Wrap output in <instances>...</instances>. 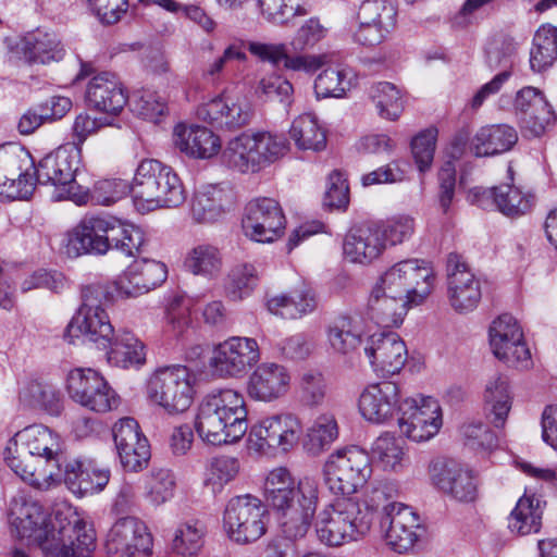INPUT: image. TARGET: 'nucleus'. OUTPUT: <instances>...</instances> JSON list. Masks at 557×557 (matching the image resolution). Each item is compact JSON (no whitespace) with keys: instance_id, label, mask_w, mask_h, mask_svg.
Instances as JSON below:
<instances>
[{"instance_id":"1","label":"nucleus","mask_w":557,"mask_h":557,"mask_svg":"<svg viewBox=\"0 0 557 557\" xmlns=\"http://www.w3.org/2000/svg\"><path fill=\"white\" fill-rule=\"evenodd\" d=\"M264 494L289 540L304 537L311 525L319 543L326 547L356 543L370 534L346 497L325 504L317 512L320 483L313 476L306 475L296 482L288 469L275 468L265 479Z\"/></svg>"},{"instance_id":"2","label":"nucleus","mask_w":557,"mask_h":557,"mask_svg":"<svg viewBox=\"0 0 557 557\" xmlns=\"http://www.w3.org/2000/svg\"><path fill=\"white\" fill-rule=\"evenodd\" d=\"M10 524L16 536L37 545L45 557H91L96 548V532L91 523L73 512L65 525L51 523L42 506L24 495L10 504Z\"/></svg>"},{"instance_id":"3","label":"nucleus","mask_w":557,"mask_h":557,"mask_svg":"<svg viewBox=\"0 0 557 557\" xmlns=\"http://www.w3.org/2000/svg\"><path fill=\"white\" fill-rule=\"evenodd\" d=\"M435 274L429 262L406 259L387 269L373 286L367 315L382 327H398L408 310L423 304L432 294Z\"/></svg>"},{"instance_id":"4","label":"nucleus","mask_w":557,"mask_h":557,"mask_svg":"<svg viewBox=\"0 0 557 557\" xmlns=\"http://www.w3.org/2000/svg\"><path fill=\"white\" fill-rule=\"evenodd\" d=\"M3 457L17 476L39 490L54 485L65 459L60 434L44 424H32L16 432L9 440Z\"/></svg>"},{"instance_id":"5","label":"nucleus","mask_w":557,"mask_h":557,"mask_svg":"<svg viewBox=\"0 0 557 557\" xmlns=\"http://www.w3.org/2000/svg\"><path fill=\"white\" fill-rule=\"evenodd\" d=\"M247 414L245 398L238 391H213L198 406L195 429L198 436L208 444L235 443L247 432Z\"/></svg>"},{"instance_id":"6","label":"nucleus","mask_w":557,"mask_h":557,"mask_svg":"<svg viewBox=\"0 0 557 557\" xmlns=\"http://www.w3.org/2000/svg\"><path fill=\"white\" fill-rule=\"evenodd\" d=\"M132 196L141 213L181 206L186 194L172 168L154 159L143 160L132 181Z\"/></svg>"},{"instance_id":"7","label":"nucleus","mask_w":557,"mask_h":557,"mask_svg":"<svg viewBox=\"0 0 557 557\" xmlns=\"http://www.w3.org/2000/svg\"><path fill=\"white\" fill-rule=\"evenodd\" d=\"M289 143L283 134L244 132L232 138L222 152L223 162L240 173H257L283 158Z\"/></svg>"},{"instance_id":"8","label":"nucleus","mask_w":557,"mask_h":557,"mask_svg":"<svg viewBox=\"0 0 557 557\" xmlns=\"http://www.w3.org/2000/svg\"><path fill=\"white\" fill-rule=\"evenodd\" d=\"M82 305L66 326L64 337L74 343L79 336L108 348L114 329L103 305L109 301L108 288L102 284H90L82 289Z\"/></svg>"},{"instance_id":"9","label":"nucleus","mask_w":557,"mask_h":557,"mask_svg":"<svg viewBox=\"0 0 557 557\" xmlns=\"http://www.w3.org/2000/svg\"><path fill=\"white\" fill-rule=\"evenodd\" d=\"M302 433L304 425L296 413H274L251 426L246 441L247 450L258 456L286 454L297 446Z\"/></svg>"},{"instance_id":"10","label":"nucleus","mask_w":557,"mask_h":557,"mask_svg":"<svg viewBox=\"0 0 557 557\" xmlns=\"http://www.w3.org/2000/svg\"><path fill=\"white\" fill-rule=\"evenodd\" d=\"M322 474L326 488L333 495L350 497L371 478V459L357 446L337 449L329 455Z\"/></svg>"},{"instance_id":"11","label":"nucleus","mask_w":557,"mask_h":557,"mask_svg":"<svg viewBox=\"0 0 557 557\" xmlns=\"http://www.w3.org/2000/svg\"><path fill=\"white\" fill-rule=\"evenodd\" d=\"M194 373L185 366L174 364L157 369L147 385L150 401L168 413L185 412L195 397Z\"/></svg>"},{"instance_id":"12","label":"nucleus","mask_w":557,"mask_h":557,"mask_svg":"<svg viewBox=\"0 0 557 557\" xmlns=\"http://www.w3.org/2000/svg\"><path fill=\"white\" fill-rule=\"evenodd\" d=\"M268 520V510L260 498L251 494L237 495L225 505L223 529L230 541L246 545L265 534Z\"/></svg>"},{"instance_id":"13","label":"nucleus","mask_w":557,"mask_h":557,"mask_svg":"<svg viewBox=\"0 0 557 557\" xmlns=\"http://www.w3.org/2000/svg\"><path fill=\"white\" fill-rule=\"evenodd\" d=\"M79 164V149L72 145L61 146L45 156L35 168L39 184L55 187V200L82 201V186L75 181Z\"/></svg>"},{"instance_id":"14","label":"nucleus","mask_w":557,"mask_h":557,"mask_svg":"<svg viewBox=\"0 0 557 557\" xmlns=\"http://www.w3.org/2000/svg\"><path fill=\"white\" fill-rule=\"evenodd\" d=\"M260 359L261 350L255 338L231 336L213 347L209 367L220 379H239Z\"/></svg>"},{"instance_id":"15","label":"nucleus","mask_w":557,"mask_h":557,"mask_svg":"<svg viewBox=\"0 0 557 557\" xmlns=\"http://www.w3.org/2000/svg\"><path fill=\"white\" fill-rule=\"evenodd\" d=\"M442 409L431 396L407 397L399 407L400 433L413 442H425L434 437L442 426Z\"/></svg>"},{"instance_id":"16","label":"nucleus","mask_w":557,"mask_h":557,"mask_svg":"<svg viewBox=\"0 0 557 557\" xmlns=\"http://www.w3.org/2000/svg\"><path fill=\"white\" fill-rule=\"evenodd\" d=\"M66 388L75 403L91 411L104 413L117 408L120 403L119 396L104 377L89 368L70 371Z\"/></svg>"},{"instance_id":"17","label":"nucleus","mask_w":557,"mask_h":557,"mask_svg":"<svg viewBox=\"0 0 557 557\" xmlns=\"http://www.w3.org/2000/svg\"><path fill=\"white\" fill-rule=\"evenodd\" d=\"M244 234L257 243H272L284 235L286 218L273 198L258 197L245 207L242 221Z\"/></svg>"},{"instance_id":"18","label":"nucleus","mask_w":557,"mask_h":557,"mask_svg":"<svg viewBox=\"0 0 557 557\" xmlns=\"http://www.w3.org/2000/svg\"><path fill=\"white\" fill-rule=\"evenodd\" d=\"M30 154L15 144L0 146V196L7 199H26L34 190L35 181L28 173Z\"/></svg>"},{"instance_id":"19","label":"nucleus","mask_w":557,"mask_h":557,"mask_svg":"<svg viewBox=\"0 0 557 557\" xmlns=\"http://www.w3.org/2000/svg\"><path fill=\"white\" fill-rule=\"evenodd\" d=\"M114 216L86 214L67 234L65 252L69 257L81 255L104 256L110 251V237L113 233Z\"/></svg>"},{"instance_id":"20","label":"nucleus","mask_w":557,"mask_h":557,"mask_svg":"<svg viewBox=\"0 0 557 557\" xmlns=\"http://www.w3.org/2000/svg\"><path fill=\"white\" fill-rule=\"evenodd\" d=\"M490 345L494 356L517 369H528L532 364L521 326L510 314H502L490 326Z\"/></svg>"},{"instance_id":"21","label":"nucleus","mask_w":557,"mask_h":557,"mask_svg":"<svg viewBox=\"0 0 557 557\" xmlns=\"http://www.w3.org/2000/svg\"><path fill=\"white\" fill-rule=\"evenodd\" d=\"M447 298L458 313L473 311L482 298L480 278L471 271L461 255L451 252L447 257Z\"/></svg>"},{"instance_id":"22","label":"nucleus","mask_w":557,"mask_h":557,"mask_svg":"<svg viewBox=\"0 0 557 557\" xmlns=\"http://www.w3.org/2000/svg\"><path fill=\"white\" fill-rule=\"evenodd\" d=\"M152 535L135 517L116 520L110 528L104 548L110 557H148L152 553Z\"/></svg>"},{"instance_id":"23","label":"nucleus","mask_w":557,"mask_h":557,"mask_svg":"<svg viewBox=\"0 0 557 557\" xmlns=\"http://www.w3.org/2000/svg\"><path fill=\"white\" fill-rule=\"evenodd\" d=\"M198 114L213 127L232 132L250 123L253 108L246 96L223 92L203 103Z\"/></svg>"},{"instance_id":"24","label":"nucleus","mask_w":557,"mask_h":557,"mask_svg":"<svg viewBox=\"0 0 557 557\" xmlns=\"http://www.w3.org/2000/svg\"><path fill=\"white\" fill-rule=\"evenodd\" d=\"M434 486L459 503H473L479 497V482L473 471L455 461L435 459L429 466Z\"/></svg>"},{"instance_id":"25","label":"nucleus","mask_w":557,"mask_h":557,"mask_svg":"<svg viewBox=\"0 0 557 557\" xmlns=\"http://www.w3.org/2000/svg\"><path fill=\"white\" fill-rule=\"evenodd\" d=\"M166 277L168 268L163 262L138 258L116 277L114 287L123 299L137 298L162 285Z\"/></svg>"},{"instance_id":"26","label":"nucleus","mask_w":557,"mask_h":557,"mask_svg":"<svg viewBox=\"0 0 557 557\" xmlns=\"http://www.w3.org/2000/svg\"><path fill=\"white\" fill-rule=\"evenodd\" d=\"M246 384L250 399L271 404L284 398L292 387L290 370L276 361H263L253 367Z\"/></svg>"},{"instance_id":"27","label":"nucleus","mask_w":557,"mask_h":557,"mask_svg":"<svg viewBox=\"0 0 557 557\" xmlns=\"http://www.w3.org/2000/svg\"><path fill=\"white\" fill-rule=\"evenodd\" d=\"M400 387L393 381L368 384L359 395L358 409L370 423L384 424L399 412L401 406Z\"/></svg>"},{"instance_id":"28","label":"nucleus","mask_w":557,"mask_h":557,"mask_svg":"<svg viewBox=\"0 0 557 557\" xmlns=\"http://www.w3.org/2000/svg\"><path fill=\"white\" fill-rule=\"evenodd\" d=\"M113 441L123 468L138 472L148 466L150 446L133 418H122L113 426Z\"/></svg>"},{"instance_id":"29","label":"nucleus","mask_w":557,"mask_h":557,"mask_svg":"<svg viewBox=\"0 0 557 557\" xmlns=\"http://www.w3.org/2000/svg\"><path fill=\"white\" fill-rule=\"evenodd\" d=\"M363 350L373 371L381 375L399 373L408 358L405 342L394 332H380L370 335Z\"/></svg>"},{"instance_id":"30","label":"nucleus","mask_w":557,"mask_h":557,"mask_svg":"<svg viewBox=\"0 0 557 557\" xmlns=\"http://www.w3.org/2000/svg\"><path fill=\"white\" fill-rule=\"evenodd\" d=\"M470 201L484 210L496 207L499 212L509 218H519L531 212L535 197L523 193L511 184L493 188L474 187L469 194Z\"/></svg>"},{"instance_id":"31","label":"nucleus","mask_w":557,"mask_h":557,"mask_svg":"<svg viewBox=\"0 0 557 557\" xmlns=\"http://www.w3.org/2000/svg\"><path fill=\"white\" fill-rule=\"evenodd\" d=\"M398 485L392 480H380L369 485L359 497H346L367 530L371 532L379 510L382 516L394 512L404 504L396 502Z\"/></svg>"},{"instance_id":"32","label":"nucleus","mask_w":557,"mask_h":557,"mask_svg":"<svg viewBox=\"0 0 557 557\" xmlns=\"http://www.w3.org/2000/svg\"><path fill=\"white\" fill-rule=\"evenodd\" d=\"M61 473L54 484L63 481L78 496L100 493L110 481V470L98 467L95 460L88 458L64 459Z\"/></svg>"},{"instance_id":"33","label":"nucleus","mask_w":557,"mask_h":557,"mask_svg":"<svg viewBox=\"0 0 557 557\" xmlns=\"http://www.w3.org/2000/svg\"><path fill=\"white\" fill-rule=\"evenodd\" d=\"M382 537L392 550L404 554L419 541L422 528L418 515L405 504L394 512L380 518Z\"/></svg>"},{"instance_id":"34","label":"nucleus","mask_w":557,"mask_h":557,"mask_svg":"<svg viewBox=\"0 0 557 557\" xmlns=\"http://www.w3.org/2000/svg\"><path fill=\"white\" fill-rule=\"evenodd\" d=\"M9 49L12 57L29 64H47L59 61L64 55V49L58 36L41 29L10 39Z\"/></svg>"},{"instance_id":"35","label":"nucleus","mask_w":557,"mask_h":557,"mask_svg":"<svg viewBox=\"0 0 557 557\" xmlns=\"http://www.w3.org/2000/svg\"><path fill=\"white\" fill-rule=\"evenodd\" d=\"M85 99L94 110L116 116L126 106L128 95L123 83L114 73L101 72L89 79Z\"/></svg>"},{"instance_id":"36","label":"nucleus","mask_w":557,"mask_h":557,"mask_svg":"<svg viewBox=\"0 0 557 557\" xmlns=\"http://www.w3.org/2000/svg\"><path fill=\"white\" fill-rule=\"evenodd\" d=\"M234 206L231 190L221 185H205L195 190L190 200V216L197 224L221 222Z\"/></svg>"},{"instance_id":"37","label":"nucleus","mask_w":557,"mask_h":557,"mask_svg":"<svg viewBox=\"0 0 557 557\" xmlns=\"http://www.w3.org/2000/svg\"><path fill=\"white\" fill-rule=\"evenodd\" d=\"M172 141L180 152L193 159H210L221 150L220 137L211 129L195 124H176Z\"/></svg>"},{"instance_id":"38","label":"nucleus","mask_w":557,"mask_h":557,"mask_svg":"<svg viewBox=\"0 0 557 557\" xmlns=\"http://www.w3.org/2000/svg\"><path fill=\"white\" fill-rule=\"evenodd\" d=\"M384 251L374 224L351 227L344 237V257L352 263L369 264Z\"/></svg>"},{"instance_id":"39","label":"nucleus","mask_w":557,"mask_h":557,"mask_svg":"<svg viewBox=\"0 0 557 557\" xmlns=\"http://www.w3.org/2000/svg\"><path fill=\"white\" fill-rule=\"evenodd\" d=\"M265 308L271 314L281 319L297 320L315 310L317 298L311 287L301 286L290 293L268 295Z\"/></svg>"},{"instance_id":"40","label":"nucleus","mask_w":557,"mask_h":557,"mask_svg":"<svg viewBox=\"0 0 557 557\" xmlns=\"http://www.w3.org/2000/svg\"><path fill=\"white\" fill-rule=\"evenodd\" d=\"M107 349V360L110 364L122 368H139L146 363V345L132 331L114 332Z\"/></svg>"},{"instance_id":"41","label":"nucleus","mask_w":557,"mask_h":557,"mask_svg":"<svg viewBox=\"0 0 557 557\" xmlns=\"http://www.w3.org/2000/svg\"><path fill=\"white\" fill-rule=\"evenodd\" d=\"M325 335L331 352L342 358H352L362 343L357 320L350 315L335 318L326 326Z\"/></svg>"},{"instance_id":"42","label":"nucleus","mask_w":557,"mask_h":557,"mask_svg":"<svg viewBox=\"0 0 557 557\" xmlns=\"http://www.w3.org/2000/svg\"><path fill=\"white\" fill-rule=\"evenodd\" d=\"M484 410L488 421L497 429L504 428L511 410L513 395L506 376H492L484 389Z\"/></svg>"},{"instance_id":"43","label":"nucleus","mask_w":557,"mask_h":557,"mask_svg":"<svg viewBox=\"0 0 557 557\" xmlns=\"http://www.w3.org/2000/svg\"><path fill=\"white\" fill-rule=\"evenodd\" d=\"M518 141L516 129L507 124L481 127L474 135L471 147L476 157H490L509 151Z\"/></svg>"},{"instance_id":"44","label":"nucleus","mask_w":557,"mask_h":557,"mask_svg":"<svg viewBox=\"0 0 557 557\" xmlns=\"http://www.w3.org/2000/svg\"><path fill=\"white\" fill-rule=\"evenodd\" d=\"M368 98L377 115L386 121L395 122L405 111V90L391 82H376L368 88Z\"/></svg>"},{"instance_id":"45","label":"nucleus","mask_w":557,"mask_h":557,"mask_svg":"<svg viewBox=\"0 0 557 557\" xmlns=\"http://www.w3.org/2000/svg\"><path fill=\"white\" fill-rule=\"evenodd\" d=\"M543 505L535 495L521 496L508 517V529L517 535L537 533L542 525Z\"/></svg>"},{"instance_id":"46","label":"nucleus","mask_w":557,"mask_h":557,"mask_svg":"<svg viewBox=\"0 0 557 557\" xmlns=\"http://www.w3.org/2000/svg\"><path fill=\"white\" fill-rule=\"evenodd\" d=\"M184 267L193 275L212 280L223 269V255L216 246L201 243L188 250Z\"/></svg>"},{"instance_id":"47","label":"nucleus","mask_w":557,"mask_h":557,"mask_svg":"<svg viewBox=\"0 0 557 557\" xmlns=\"http://www.w3.org/2000/svg\"><path fill=\"white\" fill-rule=\"evenodd\" d=\"M372 458L387 472H400L409 463L404 443L389 433L381 434L371 446Z\"/></svg>"},{"instance_id":"48","label":"nucleus","mask_w":557,"mask_h":557,"mask_svg":"<svg viewBox=\"0 0 557 557\" xmlns=\"http://www.w3.org/2000/svg\"><path fill=\"white\" fill-rule=\"evenodd\" d=\"M338 437V423L334 413L322 412L306 430L302 445L306 451L318 456L326 450Z\"/></svg>"},{"instance_id":"49","label":"nucleus","mask_w":557,"mask_h":557,"mask_svg":"<svg viewBox=\"0 0 557 557\" xmlns=\"http://www.w3.org/2000/svg\"><path fill=\"white\" fill-rule=\"evenodd\" d=\"M289 137L299 150L321 151L326 147V133L313 114H301L294 119Z\"/></svg>"},{"instance_id":"50","label":"nucleus","mask_w":557,"mask_h":557,"mask_svg":"<svg viewBox=\"0 0 557 557\" xmlns=\"http://www.w3.org/2000/svg\"><path fill=\"white\" fill-rule=\"evenodd\" d=\"M557 60V27L545 23L534 34L530 50V67L541 73Z\"/></svg>"},{"instance_id":"51","label":"nucleus","mask_w":557,"mask_h":557,"mask_svg":"<svg viewBox=\"0 0 557 557\" xmlns=\"http://www.w3.org/2000/svg\"><path fill=\"white\" fill-rule=\"evenodd\" d=\"M132 194V183L122 178H103L95 182L91 188H82V201H74L76 205L92 203L97 206H110Z\"/></svg>"},{"instance_id":"52","label":"nucleus","mask_w":557,"mask_h":557,"mask_svg":"<svg viewBox=\"0 0 557 557\" xmlns=\"http://www.w3.org/2000/svg\"><path fill=\"white\" fill-rule=\"evenodd\" d=\"M240 468V461L237 457L227 455L212 457L206 468L205 484L213 493H220L238 476Z\"/></svg>"},{"instance_id":"53","label":"nucleus","mask_w":557,"mask_h":557,"mask_svg":"<svg viewBox=\"0 0 557 557\" xmlns=\"http://www.w3.org/2000/svg\"><path fill=\"white\" fill-rule=\"evenodd\" d=\"M144 244L145 234L141 228L115 218L109 242L110 250H117L126 257H135L141 252Z\"/></svg>"},{"instance_id":"54","label":"nucleus","mask_w":557,"mask_h":557,"mask_svg":"<svg viewBox=\"0 0 557 557\" xmlns=\"http://www.w3.org/2000/svg\"><path fill=\"white\" fill-rule=\"evenodd\" d=\"M176 479L169 469H156L145 476V498L153 506H160L174 496Z\"/></svg>"},{"instance_id":"55","label":"nucleus","mask_w":557,"mask_h":557,"mask_svg":"<svg viewBox=\"0 0 557 557\" xmlns=\"http://www.w3.org/2000/svg\"><path fill=\"white\" fill-rule=\"evenodd\" d=\"M257 282L256 267L252 263L239 262L230 269L225 278V290L231 299L239 300L253 290Z\"/></svg>"},{"instance_id":"56","label":"nucleus","mask_w":557,"mask_h":557,"mask_svg":"<svg viewBox=\"0 0 557 557\" xmlns=\"http://www.w3.org/2000/svg\"><path fill=\"white\" fill-rule=\"evenodd\" d=\"M384 250L387 246L400 245L414 233V219L408 214H397L374 224Z\"/></svg>"},{"instance_id":"57","label":"nucleus","mask_w":557,"mask_h":557,"mask_svg":"<svg viewBox=\"0 0 557 557\" xmlns=\"http://www.w3.org/2000/svg\"><path fill=\"white\" fill-rule=\"evenodd\" d=\"M205 528L197 521L177 527L172 541L173 550L183 557L197 555L203 546Z\"/></svg>"},{"instance_id":"58","label":"nucleus","mask_w":557,"mask_h":557,"mask_svg":"<svg viewBox=\"0 0 557 557\" xmlns=\"http://www.w3.org/2000/svg\"><path fill=\"white\" fill-rule=\"evenodd\" d=\"M304 0H257L260 15L272 24H285L290 16L306 15Z\"/></svg>"},{"instance_id":"59","label":"nucleus","mask_w":557,"mask_h":557,"mask_svg":"<svg viewBox=\"0 0 557 557\" xmlns=\"http://www.w3.org/2000/svg\"><path fill=\"white\" fill-rule=\"evenodd\" d=\"M358 21L395 28L397 8L394 0H363L357 14Z\"/></svg>"},{"instance_id":"60","label":"nucleus","mask_w":557,"mask_h":557,"mask_svg":"<svg viewBox=\"0 0 557 557\" xmlns=\"http://www.w3.org/2000/svg\"><path fill=\"white\" fill-rule=\"evenodd\" d=\"M555 122V112L547 99H535V106L519 119L521 128L530 136L539 137L543 135L547 127Z\"/></svg>"},{"instance_id":"61","label":"nucleus","mask_w":557,"mask_h":557,"mask_svg":"<svg viewBox=\"0 0 557 557\" xmlns=\"http://www.w3.org/2000/svg\"><path fill=\"white\" fill-rule=\"evenodd\" d=\"M350 86L346 70L326 69L315 78L314 91L318 98H341L350 89Z\"/></svg>"},{"instance_id":"62","label":"nucleus","mask_w":557,"mask_h":557,"mask_svg":"<svg viewBox=\"0 0 557 557\" xmlns=\"http://www.w3.org/2000/svg\"><path fill=\"white\" fill-rule=\"evenodd\" d=\"M191 318L187 307L180 305L177 299L173 300L166 309L163 335L169 339H184L190 329Z\"/></svg>"},{"instance_id":"63","label":"nucleus","mask_w":557,"mask_h":557,"mask_svg":"<svg viewBox=\"0 0 557 557\" xmlns=\"http://www.w3.org/2000/svg\"><path fill=\"white\" fill-rule=\"evenodd\" d=\"M86 7L102 26L117 24L128 11V0H86Z\"/></svg>"},{"instance_id":"64","label":"nucleus","mask_w":557,"mask_h":557,"mask_svg":"<svg viewBox=\"0 0 557 557\" xmlns=\"http://www.w3.org/2000/svg\"><path fill=\"white\" fill-rule=\"evenodd\" d=\"M132 110L144 120L157 123L168 110L166 100L156 91L141 90L132 101Z\"/></svg>"}]
</instances>
